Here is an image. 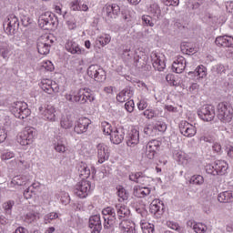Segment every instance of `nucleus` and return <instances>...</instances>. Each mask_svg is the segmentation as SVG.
Masks as SVG:
<instances>
[{"label":"nucleus","instance_id":"obj_1","mask_svg":"<svg viewBox=\"0 0 233 233\" xmlns=\"http://www.w3.org/2000/svg\"><path fill=\"white\" fill-rule=\"evenodd\" d=\"M38 26L44 30H56L59 26V19L56 14L47 11L38 17Z\"/></svg>","mask_w":233,"mask_h":233},{"label":"nucleus","instance_id":"obj_2","mask_svg":"<svg viewBox=\"0 0 233 233\" xmlns=\"http://www.w3.org/2000/svg\"><path fill=\"white\" fill-rule=\"evenodd\" d=\"M217 116L221 123H230L233 117L232 106L227 102H221L217 106Z\"/></svg>","mask_w":233,"mask_h":233},{"label":"nucleus","instance_id":"obj_3","mask_svg":"<svg viewBox=\"0 0 233 233\" xmlns=\"http://www.w3.org/2000/svg\"><path fill=\"white\" fill-rule=\"evenodd\" d=\"M104 216V228L105 230H114V225L117 221V214L116 208L107 207L102 210Z\"/></svg>","mask_w":233,"mask_h":233},{"label":"nucleus","instance_id":"obj_4","mask_svg":"<svg viewBox=\"0 0 233 233\" xmlns=\"http://www.w3.org/2000/svg\"><path fill=\"white\" fill-rule=\"evenodd\" d=\"M10 110L15 117H17L18 119H26V117L32 114L26 102H15L12 104Z\"/></svg>","mask_w":233,"mask_h":233},{"label":"nucleus","instance_id":"obj_5","mask_svg":"<svg viewBox=\"0 0 233 233\" xmlns=\"http://www.w3.org/2000/svg\"><path fill=\"white\" fill-rule=\"evenodd\" d=\"M92 190V183L85 178H82L81 181L77 182L73 188V193L76 198L80 199H85L88 198V194Z\"/></svg>","mask_w":233,"mask_h":233},{"label":"nucleus","instance_id":"obj_6","mask_svg":"<svg viewBox=\"0 0 233 233\" xmlns=\"http://www.w3.org/2000/svg\"><path fill=\"white\" fill-rule=\"evenodd\" d=\"M198 116L202 121H214L216 117V108L212 105H205L198 110Z\"/></svg>","mask_w":233,"mask_h":233},{"label":"nucleus","instance_id":"obj_7","mask_svg":"<svg viewBox=\"0 0 233 233\" xmlns=\"http://www.w3.org/2000/svg\"><path fill=\"white\" fill-rule=\"evenodd\" d=\"M37 136V130L34 127H25V130L21 133L20 137L18 138V143L23 147L30 145L33 143L34 138Z\"/></svg>","mask_w":233,"mask_h":233},{"label":"nucleus","instance_id":"obj_8","mask_svg":"<svg viewBox=\"0 0 233 233\" xmlns=\"http://www.w3.org/2000/svg\"><path fill=\"white\" fill-rule=\"evenodd\" d=\"M87 76L89 77H94L95 81H98L99 83L106 80V72H105L98 65H91L87 68Z\"/></svg>","mask_w":233,"mask_h":233},{"label":"nucleus","instance_id":"obj_9","mask_svg":"<svg viewBox=\"0 0 233 233\" xmlns=\"http://www.w3.org/2000/svg\"><path fill=\"white\" fill-rule=\"evenodd\" d=\"M4 28L10 35L15 34V31L19 30V18L14 14L7 15L4 22Z\"/></svg>","mask_w":233,"mask_h":233},{"label":"nucleus","instance_id":"obj_10","mask_svg":"<svg viewBox=\"0 0 233 233\" xmlns=\"http://www.w3.org/2000/svg\"><path fill=\"white\" fill-rule=\"evenodd\" d=\"M53 43L54 40H50L49 35H46V37H40L36 43L38 54H41V56H46L50 54V48H52Z\"/></svg>","mask_w":233,"mask_h":233},{"label":"nucleus","instance_id":"obj_11","mask_svg":"<svg viewBox=\"0 0 233 233\" xmlns=\"http://www.w3.org/2000/svg\"><path fill=\"white\" fill-rule=\"evenodd\" d=\"M39 115L46 121L54 122L57 117L56 116V107L52 105H44L39 108Z\"/></svg>","mask_w":233,"mask_h":233},{"label":"nucleus","instance_id":"obj_12","mask_svg":"<svg viewBox=\"0 0 233 233\" xmlns=\"http://www.w3.org/2000/svg\"><path fill=\"white\" fill-rule=\"evenodd\" d=\"M161 141L157 139L150 140L146 146V156L147 159H154L159 151Z\"/></svg>","mask_w":233,"mask_h":233},{"label":"nucleus","instance_id":"obj_13","mask_svg":"<svg viewBox=\"0 0 233 233\" xmlns=\"http://www.w3.org/2000/svg\"><path fill=\"white\" fill-rule=\"evenodd\" d=\"M179 131L185 137H194L198 133V128L187 121H182L179 124Z\"/></svg>","mask_w":233,"mask_h":233},{"label":"nucleus","instance_id":"obj_14","mask_svg":"<svg viewBox=\"0 0 233 233\" xmlns=\"http://www.w3.org/2000/svg\"><path fill=\"white\" fill-rule=\"evenodd\" d=\"M152 178L147 175H145L144 172H136L131 173L129 175V181H134V183H138V185H142V187H145V185H148Z\"/></svg>","mask_w":233,"mask_h":233},{"label":"nucleus","instance_id":"obj_15","mask_svg":"<svg viewBox=\"0 0 233 233\" xmlns=\"http://www.w3.org/2000/svg\"><path fill=\"white\" fill-rule=\"evenodd\" d=\"M125 127L121 126L116 127L111 135H109L111 143H113V145H121V143H123V140L125 139Z\"/></svg>","mask_w":233,"mask_h":233},{"label":"nucleus","instance_id":"obj_16","mask_svg":"<svg viewBox=\"0 0 233 233\" xmlns=\"http://www.w3.org/2000/svg\"><path fill=\"white\" fill-rule=\"evenodd\" d=\"M92 125V120L88 117H81L76 121L74 130L76 134H85L88 130V127Z\"/></svg>","mask_w":233,"mask_h":233},{"label":"nucleus","instance_id":"obj_17","mask_svg":"<svg viewBox=\"0 0 233 233\" xmlns=\"http://www.w3.org/2000/svg\"><path fill=\"white\" fill-rule=\"evenodd\" d=\"M149 210L156 218H161L165 214V204L159 199H155L150 204Z\"/></svg>","mask_w":233,"mask_h":233},{"label":"nucleus","instance_id":"obj_18","mask_svg":"<svg viewBox=\"0 0 233 233\" xmlns=\"http://www.w3.org/2000/svg\"><path fill=\"white\" fill-rule=\"evenodd\" d=\"M89 228L91 233H101L103 230V224H101V215H93L89 218Z\"/></svg>","mask_w":233,"mask_h":233},{"label":"nucleus","instance_id":"obj_19","mask_svg":"<svg viewBox=\"0 0 233 233\" xmlns=\"http://www.w3.org/2000/svg\"><path fill=\"white\" fill-rule=\"evenodd\" d=\"M65 48L66 52H69V54H76V56H81L85 54V49L81 48V46H79V44L73 40L67 41L65 45Z\"/></svg>","mask_w":233,"mask_h":233},{"label":"nucleus","instance_id":"obj_20","mask_svg":"<svg viewBox=\"0 0 233 233\" xmlns=\"http://www.w3.org/2000/svg\"><path fill=\"white\" fill-rule=\"evenodd\" d=\"M187 68V59L183 56H177V58L172 64V71L175 74H183Z\"/></svg>","mask_w":233,"mask_h":233},{"label":"nucleus","instance_id":"obj_21","mask_svg":"<svg viewBox=\"0 0 233 233\" xmlns=\"http://www.w3.org/2000/svg\"><path fill=\"white\" fill-rule=\"evenodd\" d=\"M97 150V158L98 163L103 164V162L107 161L108 157H110V153L108 152V147L105 146V144H98L96 146Z\"/></svg>","mask_w":233,"mask_h":233},{"label":"nucleus","instance_id":"obj_22","mask_svg":"<svg viewBox=\"0 0 233 233\" xmlns=\"http://www.w3.org/2000/svg\"><path fill=\"white\" fill-rule=\"evenodd\" d=\"M152 192V188L145 186H134L133 187V196L135 198H147V196H150V193Z\"/></svg>","mask_w":233,"mask_h":233},{"label":"nucleus","instance_id":"obj_23","mask_svg":"<svg viewBox=\"0 0 233 233\" xmlns=\"http://www.w3.org/2000/svg\"><path fill=\"white\" fill-rule=\"evenodd\" d=\"M134 96V90L130 86L125 87L121 92L116 95V101L118 103H125Z\"/></svg>","mask_w":233,"mask_h":233},{"label":"nucleus","instance_id":"obj_24","mask_svg":"<svg viewBox=\"0 0 233 233\" xmlns=\"http://www.w3.org/2000/svg\"><path fill=\"white\" fill-rule=\"evenodd\" d=\"M215 45L224 48H233V37L228 35L218 36L215 40Z\"/></svg>","mask_w":233,"mask_h":233},{"label":"nucleus","instance_id":"obj_25","mask_svg":"<svg viewBox=\"0 0 233 233\" xmlns=\"http://www.w3.org/2000/svg\"><path fill=\"white\" fill-rule=\"evenodd\" d=\"M139 143V131L136 128L132 129L127 137V147H136Z\"/></svg>","mask_w":233,"mask_h":233},{"label":"nucleus","instance_id":"obj_26","mask_svg":"<svg viewBox=\"0 0 233 233\" xmlns=\"http://www.w3.org/2000/svg\"><path fill=\"white\" fill-rule=\"evenodd\" d=\"M105 10L107 17L116 19L119 15V12H121V7L117 4H113L111 5H106Z\"/></svg>","mask_w":233,"mask_h":233},{"label":"nucleus","instance_id":"obj_27","mask_svg":"<svg viewBox=\"0 0 233 233\" xmlns=\"http://www.w3.org/2000/svg\"><path fill=\"white\" fill-rule=\"evenodd\" d=\"M115 208L116 211V217L120 219V221L130 216V209L125 205L116 204Z\"/></svg>","mask_w":233,"mask_h":233},{"label":"nucleus","instance_id":"obj_28","mask_svg":"<svg viewBox=\"0 0 233 233\" xmlns=\"http://www.w3.org/2000/svg\"><path fill=\"white\" fill-rule=\"evenodd\" d=\"M76 170H78L79 177H82V179H87V177H90V168H88L86 163H78L76 165Z\"/></svg>","mask_w":233,"mask_h":233},{"label":"nucleus","instance_id":"obj_29","mask_svg":"<svg viewBox=\"0 0 233 233\" xmlns=\"http://www.w3.org/2000/svg\"><path fill=\"white\" fill-rule=\"evenodd\" d=\"M214 163L217 176H225L227 170H228V164L224 160H216Z\"/></svg>","mask_w":233,"mask_h":233},{"label":"nucleus","instance_id":"obj_30","mask_svg":"<svg viewBox=\"0 0 233 233\" xmlns=\"http://www.w3.org/2000/svg\"><path fill=\"white\" fill-rule=\"evenodd\" d=\"M29 181H30V177L26 175H18L13 177L11 181V185L25 187V185H28Z\"/></svg>","mask_w":233,"mask_h":233},{"label":"nucleus","instance_id":"obj_31","mask_svg":"<svg viewBox=\"0 0 233 233\" xmlns=\"http://www.w3.org/2000/svg\"><path fill=\"white\" fill-rule=\"evenodd\" d=\"M71 10L73 12H88V5L81 4V0H75L71 3Z\"/></svg>","mask_w":233,"mask_h":233},{"label":"nucleus","instance_id":"obj_32","mask_svg":"<svg viewBox=\"0 0 233 233\" xmlns=\"http://www.w3.org/2000/svg\"><path fill=\"white\" fill-rule=\"evenodd\" d=\"M57 141L54 143V149L56 152L59 154H65L66 152V147L65 146V138H61V137H56Z\"/></svg>","mask_w":233,"mask_h":233},{"label":"nucleus","instance_id":"obj_33","mask_svg":"<svg viewBox=\"0 0 233 233\" xmlns=\"http://www.w3.org/2000/svg\"><path fill=\"white\" fill-rule=\"evenodd\" d=\"M219 203H232L233 193L232 191H224L218 196Z\"/></svg>","mask_w":233,"mask_h":233},{"label":"nucleus","instance_id":"obj_34","mask_svg":"<svg viewBox=\"0 0 233 233\" xmlns=\"http://www.w3.org/2000/svg\"><path fill=\"white\" fill-rule=\"evenodd\" d=\"M154 58H153V67L155 68V70H158V72H163V70H165V61L161 60V58L159 56H157V55H154Z\"/></svg>","mask_w":233,"mask_h":233},{"label":"nucleus","instance_id":"obj_35","mask_svg":"<svg viewBox=\"0 0 233 233\" xmlns=\"http://www.w3.org/2000/svg\"><path fill=\"white\" fill-rule=\"evenodd\" d=\"M166 81L170 86H179V85H181L179 77L176 76L174 74H167L166 76Z\"/></svg>","mask_w":233,"mask_h":233},{"label":"nucleus","instance_id":"obj_36","mask_svg":"<svg viewBox=\"0 0 233 233\" xmlns=\"http://www.w3.org/2000/svg\"><path fill=\"white\" fill-rule=\"evenodd\" d=\"M75 103H80V105H85L86 103V98H85V88H81L74 96Z\"/></svg>","mask_w":233,"mask_h":233},{"label":"nucleus","instance_id":"obj_37","mask_svg":"<svg viewBox=\"0 0 233 233\" xmlns=\"http://www.w3.org/2000/svg\"><path fill=\"white\" fill-rule=\"evenodd\" d=\"M84 98L86 99V102L94 103L96 101V93L92 91V89L88 87L84 88Z\"/></svg>","mask_w":233,"mask_h":233},{"label":"nucleus","instance_id":"obj_38","mask_svg":"<svg viewBox=\"0 0 233 233\" xmlns=\"http://www.w3.org/2000/svg\"><path fill=\"white\" fill-rule=\"evenodd\" d=\"M143 132L145 136H147L148 137H155V136H157V133L156 131V127L153 125H147L144 127Z\"/></svg>","mask_w":233,"mask_h":233},{"label":"nucleus","instance_id":"obj_39","mask_svg":"<svg viewBox=\"0 0 233 233\" xmlns=\"http://www.w3.org/2000/svg\"><path fill=\"white\" fill-rule=\"evenodd\" d=\"M174 159L177 161L180 165H185L187 163V157L183 151H175L173 154Z\"/></svg>","mask_w":233,"mask_h":233},{"label":"nucleus","instance_id":"obj_40","mask_svg":"<svg viewBox=\"0 0 233 233\" xmlns=\"http://www.w3.org/2000/svg\"><path fill=\"white\" fill-rule=\"evenodd\" d=\"M149 12L154 15V17H157V19L161 17V7H159V5L157 4H152L149 6Z\"/></svg>","mask_w":233,"mask_h":233},{"label":"nucleus","instance_id":"obj_41","mask_svg":"<svg viewBox=\"0 0 233 233\" xmlns=\"http://www.w3.org/2000/svg\"><path fill=\"white\" fill-rule=\"evenodd\" d=\"M60 125L62 128L68 130L69 128H72L74 127V121L70 119V117L66 116L61 119Z\"/></svg>","mask_w":233,"mask_h":233},{"label":"nucleus","instance_id":"obj_42","mask_svg":"<svg viewBox=\"0 0 233 233\" xmlns=\"http://www.w3.org/2000/svg\"><path fill=\"white\" fill-rule=\"evenodd\" d=\"M155 127V130L157 132H161L162 134L167 132V124L164 121L158 120L153 124Z\"/></svg>","mask_w":233,"mask_h":233},{"label":"nucleus","instance_id":"obj_43","mask_svg":"<svg viewBox=\"0 0 233 233\" xmlns=\"http://www.w3.org/2000/svg\"><path fill=\"white\" fill-rule=\"evenodd\" d=\"M190 185H203L205 178L201 175H194L189 179Z\"/></svg>","mask_w":233,"mask_h":233},{"label":"nucleus","instance_id":"obj_44","mask_svg":"<svg viewBox=\"0 0 233 233\" xmlns=\"http://www.w3.org/2000/svg\"><path fill=\"white\" fill-rule=\"evenodd\" d=\"M42 90H44L46 94H49L50 96H52V94H57V88H54V85L52 83L43 84Z\"/></svg>","mask_w":233,"mask_h":233},{"label":"nucleus","instance_id":"obj_45","mask_svg":"<svg viewBox=\"0 0 233 233\" xmlns=\"http://www.w3.org/2000/svg\"><path fill=\"white\" fill-rule=\"evenodd\" d=\"M143 233H154V225L148 222H140Z\"/></svg>","mask_w":233,"mask_h":233},{"label":"nucleus","instance_id":"obj_46","mask_svg":"<svg viewBox=\"0 0 233 233\" xmlns=\"http://www.w3.org/2000/svg\"><path fill=\"white\" fill-rule=\"evenodd\" d=\"M9 56L10 47L6 45L0 46V56L3 57V59L8 60Z\"/></svg>","mask_w":233,"mask_h":233},{"label":"nucleus","instance_id":"obj_47","mask_svg":"<svg viewBox=\"0 0 233 233\" xmlns=\"http://www.w3.org/2000/svg\"><path fill=\"white\" fill-rule=\"evenodd\" d=\"M197 79H203L207 76V67L203 65L198 66L196 69Z\"/></svg>","mask_w":233,"mask_h":233},{"label":"nucleus","instance_id":"obj_48","mask_svg":"<svg viewBox=\"0 0 233 233\" xmlns=\"http://www.w3.org/2000/svg\"><path fill=\"white\" fill-rule=\"evenodd\" d=\"M101 127H102V131L107 136H111L112 133L114 132V129H112V125H110V123L106 121L102 122Z\"/></svg>","mask_w":233,"mask_h":233},{"label":"nucleus","instance_id":"obj_49","mask_svg":"<svg viewBox=\"0 0 233 233\" xmlns=\"http://www.w3.org/2000/svg\"><path fill=\"white\" fill-rule=\"evenodd\" d=\"M116 194L122 201H127V199H128V192H127V189L121 186L118 187Z\"/></svg>","mask_w":233,"mask_h":233},{"label":"nucleus","instance_id":"obj_50","mask_svg":"<svg viewBox=\"0 0 233 233\" xmlns=\"http://www.w3.org/2000/svg\"><path fill=\"white\" fill-rule=\"evenodd\" d=\"M207 226L203 223H197L193 226V230L196 233H206L207 232Z\"/></svg>","mask_w":233,"mask_h":233},{"label":"nucleus","instance_id":"obj_51","mask_svg":"<svg viewBox=\"0 0 233 233\" xmlns=\"http://www.w3.org/2000/svg\"><path fill=\"white\" fill-rule=\"evenodd\" d=\"M57 218H59V216L57 215L56 212H51V213L46 214L44 217V221L46 224H48L51 221H54V219H57Z\"/></svg>","mask_w":233,"mask_h":233},{"label":"nucleus","instance_id":"obj_52","mask_svg":"<svg viewBox=\"0 0 233 233\" xmlns=\"http://www.w3.org/2000/svg\"><path fill=\"white\" fill-rule=\"evenodd\" d=\"M206 172L207 174H211V176H218V172L216 171V164H208L206 166Z\"/></svg>","mask_w":233,"mask_h":233},{"label":"nucleus","instance_id":"obj_53","mask_svg":"<svg viewBox=\"0 0 233 233\" xmlns=\"http://www.w3.org/2000/svg\"><path fill=\"white\" fill-rule=\"evenodd\" d=\"M112 37L110 36V35H105V36L99 37L98 43L99 45H101V46H106V45H108V43H110Z\"/></svg>","mask_w":233,"mask_h":233},{"label":"nucleus","instance_id":"obj_54","mask_svg":"<svg viewBox=\"0 0 233 233\" xmlns=\"http://www.w3.org/2000/svg\"><path fill=\"white\" fill-rule=\"evenodd\" d=\"M15 205L14 200H9L4 203L3 207L6 212V214H12V208Z\"/></svg>","mask_w":233,"mask_h":233},{"label":"nucleus","instance_id":"obj_55","mask_svg":"<svg viewBox=\"0 0 233 233\" xmlns=\"http://www.w3.org/2000/svg\"><path fill=\"white\" fill-rule=\"evenodd\" d=\"M142 22L146 26H154V22H152V16L150 15H142Z\"/></svg>","mask_w":233,"mask_h":233},{"label":"nucleus","instance_id":"obj_56","mask_svg":"<svg viewBox=\"0 0 233 233\" xmlns=\"http://www.w3.org/2000/svg\"><path fill=\"white\" fill-rule=\"evenodd\" d=\"M131 52H132V46H130L123 45L118 48V54L120 55H127Z\"/></svg>","mask_w":233,"mask_h":233},{"label":"nucleus","instance_id":"obj_57","mask_svg":"<svg viewBox=\"0 0 233 233\" xmlns=\"http://www.w3.org/2000/svg\"><path fill=\"white\" fill-rule=\"evenodd\" d=\"M37 215L35 213H27L25 217V222L30 225V223L35 221Z\"/></svg>","mask_w":233,"mask_h":233},{"label":"nucleus","instance_id":"obj_58","mask_svg":"<svg viewBox=\"0 0 233 233\" xmlns=\"http://www.w3.org/2000/svg\"><path fill=\"white\" fill-rule=\"evenodd\" d=\"M21 23L23 26H30V25H32V18H30L29 15H22Z\"/></svg>","mask_w":233,"mask_h":233},{"label":"nucleus","instance_id":"obj_59","mask_svg":"<svg viewBox=\"0 0 233 233\" xmlns=\"http://www.w3.org/2000/svg\"><path fill=\"white\" fill-rule=\"evenodd\" d=\"M119 228L120 230H123V232H130V228H128V225H127V219H123L119 222Z\"/></svg>","mask_w":233,"mask_h":233},{"label":"nucleus","instance_id":"obj_60","mask_svg":"<svg viewBox=\"0 0 233 233\" xmlns=\"http://www.w3.org/2000/svg\"><path fill=\"white\" fill-rule=\"evenodd\" d=\"M213 70H215L217 74H225V72L227 71L225 66H223L222 64H218L215 66H213Z\"/></svg>","mask_w":233,"mask_h":233},{"label":"nucleus","instance_id":"obj_61","mask_svg":"<svg viewBox=\"0 0 233 233\" xmlns=\"http://www.w3.org/2000/svg\"><path fill=\"white\" fill-rule=\"evenodd\" d=\"M166 6H179V0H162Z\"/></svg>","mask_w":233,"mask_h":233},{"label":"nucleus","instance_id":"obj_62","mask_svg":"<svg viewBox=\"0 0 233 233\" xmlns=\"http://www.w3.org/2000/svg\"><path fill=\"white\" fill-rule=\"evenodd\" d=\"M122 19H124V21H127V23H130V21H132V15H130V11H122Z\"/></svg>","mask_w":233,"mask_h":233},{"label":"nucleus","instance_id":"obj_63","mask_svg":"<svg viewBox=\"0 0 233 233\" xmlns=\"http://www.w3.org/2000/svg\"><path fill=\"white\" fill-rule=\"evenodd\" d=\"M15 157V154H14V152H12V151H5L2 155V159L6 161L8 159H12V157Z\"/></svg>","mask_w":233,"mask_h":233},{"label":"nucleus","instance_id":"obj_64","mask_svg":"<svg viewBox=\"0 0 233 233\" xmlns=\"http://www.w3.org/2000/svg\"><path fill=\"white\" fill-rule=\"evenodd\" d=\"M125 108L127 110L129 113L134 112V100H129L125 104Z\"/></svg>","mask_w":233,"mask_h":233}]
</instances>
